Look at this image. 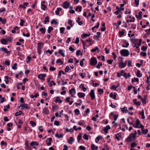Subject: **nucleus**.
<instances>
[{"mask_svg": "<svg viewBox=\"0 0 150 150\" xmlns=\"http://www.w3.org/2000/svg\"><path fill=\"white\" fill-rule=\"evenodd\" d=\"M120 59V61L119 62V67L121 68H123L125 67L127 64V61H126L125 63L123 62L122 57H119Z\"/></svg>", "mask_w": 150, "mask_h": 150, "instance_id": "nucleus-1", "label": "nucleus"}, {"mask_svg": "<svg viewBox=\"0 0 150 150\" xmlns=\"http://www.w3.org/2000/svg\"><path fill=\"white\" fill-rule=\"evenodd\" d=\"M121 55L124 57H126L129 54V52L128 50L125 49L121 50L120 52Z\"/></svg>", "mask_w": 150, "mask_h": 150, "instance_id": "nucleus-2", "label": "nucleus"}, {"mask_svg": "<svg viewBox=\"0 0 150 150\" xmlns=\"http://www.w3.org/2000/svg\"><path fill=\"white\" fill-rule=\"evenodd\" d=\"M97 63V61L96 58L92 57L91 60V64L93 66H95Z\"/></svg>", "mask_w": 150, "mask_h": 150, "instance_id": "nucleus-3", "label": "nucleus"}, {"mask_svg": "<svg viewBox=\"0 0 150 150\" xmlns=\"http://www.w3.org/2000/svg\"><path fill=\"white\" fill-rule=\"evenodd\" d=\"M133 136V133H131V134L127 137L126 140V141L129 142L134 141L135 139L132 138V136Z\"/></svg>", "mask_w": 150, "mask_h": 150, "instance_id": "nucleus-4", "label": "nucleus"}, {"mask_svg": "<svg viewBox=\"0 0 150 150\" xmlns=\"http://www.w3.org/2000/svg\"><path fill=\"white\" fill-rule=\"evenodd\" d=\"M92 100H93L95 98V93L93 89L91 90L89 93Z\"/></svg>", "mask_w": 150, "mask_h": 150, "instance_id": "nucleus-5", "label": "nucleus"}, {"mask_svg": "<svg viewBox=\"0 0 150 150\" xmlns=\"http://www.w3.org/2000/svg\"><path fill=\"white\" fill-rule=\"evenodd\" d=\"M46 76V74H40L38 75V77L39 79L45 80V79H44Z\"/></svg>", "mask_w": 150, "mask_h": 150, "instance_id": "nucleus-6", "label": "nucleus"}, {"mask_svg": "<svg viewBox=\"0 0 150 150\" xmlns=\"http://www.w3.org/2000/svg\"><path fill=\"white\" fill-rule=\"evenodd\" d=\"M70 3L69 2L66 1L64 3L63 7L64 8H69V6Z\"/></svg>", "mask_w": 150, "mask_h": 150, "instance_id": "nucleus-7", "label": "nucleus"}, {"mask_svg": "<svg viewBox=\"0 0 150 150\" xmlns=\"http://www.w3.org/2000/svg\"><path fill=\"white\" fill-rule=\"evenodd\" d=\"M44 43L42 42H40L38 43V49L39 50H41L42 47V46L44 45Z\"/></svg>", "mask_w": 150, "mask_h": 150, "instance_id": "nucleus-8", "label": "nucleus"}, {"mask_svg": "<svg viewBox=\"0 0 150 150\" xmlns=\"http://www.w3.org/2000/svg\"><path fill=\"white\" fill-rule=\"evenodd\" d=\"M130 41L133 43L135 44V43H137L138 41V39L136 38H131Z\"/></svg>", "mask_w": 150, "mask_h": 150, "instance_id": "nucleus-9", "label": "nucleus"}, {"mask_svg": "<svg viewBox=\"0 0 150 150\" xmlns=\"http://www.w3.org/2000/svg\"><path fill=\"white\" fill-rule=\"evenodd\" d=\"M137 100L136 99H134L133 100V102L136 105L138 106H140L141 104V102L140 101H137Z\"/></svg>", "mask_w": 150, "mask_h": 150, "instance_id": "nucleus-10", "label": "nucleus"}, {"mask_svg": "<svg viewBox=\"0 0 150 150\" xmlns=\"http://www.w3.org/2000/svg\"><path fill=\"white\" fill-rule=\"evenodd\" d=\"M42 112L46 115H48L49 113V110L48 108L45 107L43 110Z\"/></svg>", "mask_w": 150, "mask_h": 150, "instance_id": "nucleus-11", "label": "nucleus"}, {"mask_svg": "<svg viewBox=\"0 0 150 150\" xmlns=\"http://www.w3.org/2000/svg\"><path fill=\"white\" fill-rule=\"evenodd\" d=\"M28 4V3L24 2L23 3V5L20 4L19 5V7H22L23 8H26L25 6H27Z\"/></svg>", "mask_w": 150, "mask_h": 150, "instance_id": "nucleus-12", "label": "nucleus"}, {"mask_svg": "<svg viewBox=\"0 0 150 150\" xmlns=\"http://www.w3.org/2000/svg\"><path fill=\"white\" fill-rule=\"evenodd\" d=\"M1 42L3 45H6L7 44V40L5 39L2 38L1 40Z\"/></svg>", "mask_w": 150, "mask_h": 150, "instance_id": "nucleus-13", "label": "nucleus"}, {"mask_svg": "<svg viewBox=\"0 0 150 150\" xmlns=\"http://www.w3.org/2000/svg\"><path fill=\"white\" fill-rule=\"evenodd\" d=\"M91 149L92 150H97L98 149V146H95L94 144H92L91 146Z\"/></svg>", "mask_w": 150, "mask_h": 150, "instance_id": "nucleus-14", "label": "nucleus"}, {"mask_svg": "<svg viewBox=\"0 0 150 150\" xmlns=\"http://www.w3.org/2000/svg\"><path fill=\"white\" fill-rule=\"evenodd\" d=\"M114 84L115 85H113V90H116L117 88L119 86L120 84L119 83H117L116 82Z\"/></svg>", "mask_w": 150, "mask_h": 150, "instance_id": "nucleus-15", "label": "nucleus"}, {"mask_svg": "<svg viewBox=\"0 0 150 150\" xmlns=\"http://www.w3.org/2000/svg\"><path fill=\"white\" fill-rule=\"evenodd\" d=\"M68 143L69 144H72L73 142L74 141V139L72 137H70L69 138V139H68Z\"/></svg>", "mask_w": 150, "mask_h": 150, "instance_id": "nucleus-16", "label": "nucleus"}, {"mask_svg": "<svg viewBox=\"0 0 150 150\" xmlns=\"http://www.w3.org/2000/svg\"><path fill=\"white\" fill-rule=\"evenodd\" d=\"M79 98H83L84 97L85 94L84 93L82 92H79L77 94Z\"/></svg>", "mask_w": 150, "mask_h": 150, "instance_id": "nucleus-17", "label": "nucleus"}, {"mask_svg": "<svg viewBox=\"0 0 150 150\" xmlns=\"http://www.w3.org/2000/svg\"><path fill=\"white\" fill-rule=\"evenodd\" d=\"M103 138L102 137L101 135H98L96 139L95 142L96 143H98L99 140L102 139Z\"/></svg>", "mask_w": 150, "mask_h": 150, "instance_id": "nucleus-18", "label": "nucleus"}, {"mask_svg": "<svg viewBox=\"0 0 150 150\" xmlns=\"http://www.w3.org/2000/svg\"><path fill=\"white\" fill-rule=\"evenodd\" d=\"M110 129V127L109 125L107 126L106 127H104V130L105 133H108V130Z\"/></svg>", "mask_w": 150, "mask_h": 150, "instance_id": "nucleus-19", "label": "nucleus"}, {"mask_svg": "<svg viewBox=\"0 0 150 150\" xmlns=\"http://www.w3.org/2000/svg\"><path fill=\"white\" fill-rule=\"evenodd\" d=\"M82 135V134L81 133H80L79 134L78 136L77 139L78 142H79L81 140Z\"/></svg>", "mask_w": 150, "mask_h": 150, "instance_id": "nucleus-20", "label": "nucleus"}, {"mask_svg": "<svg viewBox=\"0 0 150 150\" xmlns=\"http://www.w3.org/2000/svg\"><path fill=\"white\" fill-rule=\"evenodd\" d=\"M58 53L60 54L62 57H65V54L64 53L63 50H59Z\"/></svg>", "mask_w": 150, "mask_h": 150, "instance_id": "nucleus-21", "label": "nucleus"}, {"mask_svg": "<svg viewBox=\"0 0 150 150\" xmlns=\"http://www.w3.org/2000/svg\"><path fill=\"white\" fill-rule=\"evenodd\" d=\"M123 76L125 77V79H127L129 77H130L131 75H130L129 73L128 74H127L126 73H124L123 74Z\"/></svg>", "mask_w": 150, "mask_h": 150, "instance_id": "nucleus-22", "label": "nucleus"}, {"mask_svg": "<svg viewBox=\"0 0 150 150\" xmlns=\"http://www.w3.org/2000/svg\"><path fill=\"white\" fill-rule=\"evenodd\" d=\"M55 102L56 103H57V102H58L59 103H62V100L60 99V98L59 96H57L56 97V98L55 100Z\"/></svg>", "mask_w": 150, "mask_h": 150, "instance_id": "nucleus-23", "label": "nucleus"}, {"mask_svg": "<svg viewBox=\"0 0 150 150\" xmlns=\"http://www.w3.org/2000/svg\"><path fill=\"white\" fill-rule=\"evenodd\" d=\"M121 110L124 113L125 112V113H127L128 112V110L127 109V108L126 107H124L123 108H121Z\"/></svg>", "mask_w": 150, "mask_h": 150, "instance_id": "nucleus-24", "label": "nucleus"}, {"mask_svg": "<svg viewBox=\"0 0 150 150\" xmlns=\"http://www.w3.org/2000/svg\"><path fill=\"white\" fill-rule=\"evenodd\" d=\"M40 31L41 32L42 34H44L45 32L46 29L45 28H42L40 29Z\"/></svg>", "mask_w": 150, "mask_h": 150, "instance_id": "nucleus-25", "label": "nucleus"}, {"mask_svg": "<svg viewBox=\"0 0 150 150\" xmlns=\"http://www.w3.org/2000/svg\"><path fill=\"white\" fill-rule=\"evenodd\" d=\"M55 136L56 137H57L58 138H60L64 136V134H62L59 135L58 133H57L55 134Z\"/></svg>", "mask_w": 150, "mask_h": 150, "instance_id": "nucleus-26", "label": "nucleus"}, {"mask_svg": "<svg viewBox=\"0 0 150 150\" xmlns=\"http://www.w3.org/2000/svg\"><path fill=\"white\" fill-rule=\"evenodd\" d=\"M140 71L139 70H138L137 72L136 75L138 77H142V74L140 73Z\"/></svg>", "mask_w": 150, "mask_h": 150, "instance_id": "nucleus-27", "label": "nucleus"}, {"mask_svg": "<svg viewBox=\"0 0 150 150\" xmlns=\"http://www.w3.org/2000/svg\"><path fill=\"white\" fill-rule=\"evenodd\" d=\"M91 35L90 33L89 34H85L83 33L82 34V38H86L87 37Z\"/></svg>", "mask_w": 150, "mask_h": 150, "instance_id": "nucleus-28", "label": "nucleus"}, {"mask_svg": "<svg viewBox=\"0 0 150 150\" xmlns=\"http://www.w3.org/2000/svg\"><path fill=\"white\" fill-rule=\"evenodd\" d=\"M69 92L71 94H72L73 93H76L75 90L74 88H72L71 89L69 90Z\"/></svg>", "mask_w": 150, "mask_h": 150, "instance_id": "nucleus-29", "label": "nucleus"}, {"mask_svg": "<svg viewBox=\"0 0 150 150\" xmlns=\"http://www.w3.org/2000/svg\"><path fill=\"white\" fill-rule=\"evenodd\" d=\"M45 20H45L43 21V23L45 24H46L47 22H49V16H47L45 18Z\"/></svg>", "mask_w": 150, "mask_h": 150, "instance_id": "nucleus-30", "label": "nucleus"}, {"mask_svg": "<svg viewBox=\"0 0 150 150\" xmlns=\"http://www.w3.org/2000/svg\"><path fill=\"white\" fill-rule=\"evenodd\" d=\"M30 123L33 127H35L36 125V123L33 121H30Z\"/></svg>", "mask_w": 150, "mask_h": 150, "instance_id": "nucleus-31", "label": "nucleus"}, {"mask_svg": "<svg viewBox=\"0 0 150 150\" xmlns=\"http://www.w3.org/2000/svg\"><path fill=\"white\" fill-rule=\"evenodd\" d=\"M142 131L143 134H146L148 132V130L147 129H144L142 130Z\"/></svg>", "mask_w": 150, "mask_h": 150, "instance_id": "nucleus-32", "label": "nucleus"}, {"mask_svg": "<svg viewBox=\"0 0 150 150\" xmlns=\"http://www.w3.org/2000/svg\"><path fill=\"white\" fill-rule=\"evenodd\" d=\"M22 113V112L20 110L18 112H16L15 113V116H16L21 115Z\"/></svg>", "mask_w": 150, "mask_h": 150, "instance_id": "nucleus-33", "label": "nucleus"}, {"mask_svg": "<svg viewBox=\"0 0 150 150\" xmlns=\"http://www.w3.org/2000/svg\"><path fill=\"white\" fill-rule=\"evenodd\" d=\"M82 6H77L76 9H75V11H78V9H79V12H80L82 10Z\"/></svg>", "mask_w": 150, "mask_h": 150, "instance_id": "nucleus-34", "label": "nucleus"}, {"mask_svg": "<svg viewBox=\"0 0 150 150\" xmlns=\"http://www.w3.org/2000/svg\"><path fill=\"white\" fill-rule=\"evenodd\" d=\"M120 133H119L115 135V138L118 140H120Z\"/></svg>", "mask_w": 150, "mask_h": 150, "instance_id": "nucleus-35", "label": "nucleus"}, {"mask_svg": "<svg viewBox=\"0 0 150 150\" xmlns=\"http://www.w3.org/2000/svg\"><path fill=\"white\" fill-rule=\"evenodd\" d=\"M65 29L64 28L62 27L60 28V31L61 34H63L64 33V31Z\"/></svg>", "mask_w": 150, "mask_h": 150, "instance_id": "nucleus-36", "label": "nucleus"}, {"mask_svg": "<svg viewBox=\"0 0 150 150\" xmlns=\"http://www.w3.org/2000/svg\"><path fill=\"white\" fill-rule=\"evenodd\" d=\"M6 39L7 40V42L8 41L10 42H12L13 40L12 38L9 37L7 38Z\"/></svg>", "mask_w": 150, "mask_h": 150, "instance_id": "nucleus-37", "label": "nucleus"}, {"mask_svg": "<svg viewBox=\"0 0 150 150\" xmlns=\"http://www.w3.org/2000/svg\"><path fill=\"white\" fill-rule=\"evenodd\" d=\"M99 49V48L97 47H95L94 48H93L91 50V51L92 52H96L97 50H98Z\"/></svg>", "mask_w": 150, "mask_h": 150, "instance_id": "nucleus-38", "label": "nucleus"}, {"mask_svg": "<svg viewBox=\"0 0 150 150\" xmlns=\"http://www.w3.org/2000/svg\"><path fill=\"white\" fill-rule=\"evenodd\" d=\"M124 44L126 45L125 46V45H122V47H128L129 45V43L127 42L125 40L124 42Z\"/></svg>", "mask_w": 150, "mask_h": 150, "instance_id": "nucleus-39", "label": "nucleus"}, {"mask_svg": "<svg viewBox=\"0 0 150 150\" xmlns=\"http://www.w3.org/2000/svg\"><path fill=\"white\" fill-rule=\"evenodd\" d=\"M83 138L86 140H88V135L86 134H84L83 136Z\"/></svg>", "mask_w": 150, "mask_h": 150, "instance_id": "nucleus-40", "label": "nucleus"}, {"mask_svg": "<svg viewBox=\"0 0 150 150\" xmlns=\"http://www.w3.org/2000/svg\"><path fill=\"white\" fill-rule=\"evenodd\" d=\"M53 28L51 26H49L48 28V29L47 30V32L48 33H50L51 31L53 30Z\"/></svg>", "mask_w": 150, "mask_h": 150, "instance_id": "nucleus-41", "label": "nucleus"}, {"mask_svg": "<svg viewBox=\"0 0 150 150\" xmlns=\"http://www.w3.org/2000/svg\"><path fill=\"white\" fill-rule=\"evenodd\" d=\"M137 144H136L135 142H134L132 143L131 144V147L132 148H134L135 146H136Z\"/></svg>", "mask_w": 150, "mask_h": 150, "instance_id": "nucleus-42", "label": "nucleus"}, {"mask_svg": "<svg viewBox=\"0 0 150 150\" xmlns=\"http://www.w3.org/2000/svg\"><path fill=\"white\" fill-rule=\"evenodd\" d=\"M72 21L71 20V19H69V20L68 23L70 25V26L71 27H73V25L72 23Z\"/></svg>", "mask_w": 150, "mask_h": 150, "instance_id": "nucleus-43", "label": "nucleus"}, {"mask_svg": "<svg viewBox=\"0 0 150 150\" xmlns=\"http://www.w3.org/2000/svg\"><path fill=\"white\" fill-rule=\"evenodd\" d=\"M41 9L45 11L47 8V6L45 4L41 5Z\"/></svg>", "mask_w": 150, "mask_h": 150, "instance_id": "nucleus-44", "label": "nucleus"}, {"mask_svg": "<svg viewBox=\"0 0 150 150\" xmlns=\"http://www.w3.org/2000/svg\"><path fill=\"white\" fill-rule=\"evenodd\" d=\"M75 113L76 115H79L80 114V111L79 109H76L74 110Z\"/></svg>", "mask_w": 150, "mask_h": 150, "instance_id": "nucleus-45", "label": "nucleus"}, {"mask_svg": "<svg viewBox=\"0 0 150 150\" xmlns=\"http://www.w3.org/2000/svg\"><path fill=\"white\" fill-rule=\"evenodd\" d=\"M142 11H139L138 13L139 18V19H141L142 18Z\"/></svg>", "mask_w": 150, "mask_h": 150, "instance_id": "nucleus-46", "label": "nucleus"}, {"mask_svg": "<svg viewBox=\"0 0 150 150\" xmlns=\"http://www.w3.org/2000/svg\"><path fill=\"white\" fill-rule=\"evenodd\" d=\"M135 123L136 125L137 126H139V125L140 124V122L139 119H137L136 120Z\"/></svg>", "mask_w": 150, "mask_h": 150, "instance_id": "nucleus-47", "label": "nucleus"}, {"mask_svg": "<svg viewBox=\"0 0 150 150\" xmlns=\"http://www.w3.org/2000/svg\"><path fill=\"white\" fill-rule=\"evenodd\" d=\"M49 86L50 87H51L52 86V85H53L54 86L55 85L56 83L53 81H51V82L49 83Z\"/></svg>", "mask_w": 150, "mask_h": 150, "instance_id": "nucleus-48", "label": "nucleus"}, {"mask_svg": "<svg viewBox=\"0 0 150 150\" xmlns=\"http://www.w3.org/2000/svg\"><path fill=\"white\" fill-rule=\"evenodd\" d=\"M0 50H2V51H4L5 53H6L7 50V49L4 47L1 48H0Z\"/></svg>", "mask_w": 150, "mask_h": 150, "instance_id": "nucleus-49", "label": "nucleus"}, {"mask_svg": "<svg viewBox=\"0 0 150 150\" xmlns=\"http://www.w3.org/2000/svg\"><path fill=\"white\" fill-rule=\"evenodd\" d=\"M125 30L124 29H122V30L120 32V36L123 35L125 33Z\"/></svg>", "mask_w": 150, "mask_h": 150, "instance_id": "nucleus-50", "label": "nucleus"}, {"mask_svg": "<svg viewBox=\"0 0 150 150\" xmlns=\"http://www.w3.org/2000/svg\"><path fill=\"white\" fill-rule=\"evenodd\" d=\"M25 21L22 19H21V22L20 23V25L21 26H23L24 23H25Z\"/></svg>", "mask_w": 150, "mask_h": 150, "instance_id": "nucleus-51", "label": "nucleus"}, {"mask_svg": "<svg viewBox=\"0 0 150 150\" xmlns=\"http://www.w3.org/2000/svg\"><path fill=\"white\" fill-rule=\"evenodd\" d=\"M51 23L52 24L54 23V24H57L58 23L57 21L55 20L54 19H52L51 22Z\"/></svg>", "mask_w": 150, "mask_h": 150, "instance_id": "nucleus-52", "label": "nucleus"}, {"mask_svg": "<svg viewBox=\"0 0 150 150\" xmlns=\"http://www.w3.org/2000/svg\"><path fill=\"white\" fill-rule=\"evenodd\" d=\"M102 65V63L101 62H99L97 65L96 66V67L98 69H100V67Z\"/></svg>", "mask_w": 150, "mask_h": 150, "instance_id": "nucleus-53", "label": "nucleus"}, {"mask_svg": "<svg viewBox=\"0 0 150 150\" xmlns=\"http://www.w3.org/2000/svg\"><path fill=\"white\" fill-rule=\"evenodd\" d=\"M137 134V132L136 131H135L134 132V133H133V136H132V138L134 139H135L136 138V135Z\"/></svg>", "mask_w": 150, "mask_h": 150, "instance_id": "nucleus-54", "label": "nucleus"}, {"mask_svg": "<svg viewBox=\"0 0 150 150\" xmlns=\"http://www.w3.org/2000/svg\"><path fill=\"white\" fill-rule=\"evenodd\" d=\"M79 74L82 78H84L86 76L85 73H80Z\"/></svg>", "mask_w": 150, "mask_h": 150, "instance_id": "nucleus-55", "label": "nucleus"}, {"mask_svg": "<svg viewBox=\"0 0 150 150\" xmlns=\"http://www.w3.org/2000/svg\"><path fill=\"white\" fill-rule=\"evenodd\" d=\"M66 131L67 132H74V130L73 129L71 128L69 129L68 128H67L66 129Z\"/></svg>", "mask_w": 150, "mask_h": 150, "instance_id": "nucleus-56", "label": "nucleus"}, {"mask_svg": "<svg viewBox=\"0 0 150 150\" xmlns=\"http://www.w3.org/2000/svg\"><path fill=\"white\" fill-rule=\"evenodd\" d=\"M5 82L6 83L8 84V76H6L5 77Z\"/></svg>", "mask_w": 150, "mask_h": 150, "instance_id": "nucleus-57", "label": "nucleus"}, {"mask_svg": "<svg viewBox=\"0 0 150 150\" xmlns=\"http://www.w3.org/2000/svg\"><path fill=\"white\" fill-rule=\"evenodd\" d=\"M98 92L100 94H101L103 93V89H100L98 90Z\"/></svg>", "mask_w": 150, "mask_h": 150, "instance_id": "nucleus-58", "label": "nucleus"}, {"mask_svg": "<svg viewBox=\"0 0 150 150\" xmlns=\"http://www.w3.org/2000/svg\"><path fill=\"white\" fill-rule=\"evenodd\" d=\"M30 108L28 106V105L27 104H24V107L22 109H23L24 108H26V109H28Z\"/></svg>", "mask_w": 150, "mask_h": 150, "instance_id": "nucleus-59", "label": "nucleus"}, {"mask_svg": "<svg viewBox=\"0 0 150 150\" xmlns=\"http://www.w3.org/2000/svg\"><path fill=\"white\" fill-rule=\"evenodd\" d=\"M17 64L16 63H15L13 64V66L12 67V68L13 69H14V70L16 69H17Z\"/></svg>", "mask_w": 150, "mask_h": 150, "instance_id": "nucleus-60", "label": "nucleus"}, {"mask_svg": "<svg viewBox=\"0 0 150 150\" xmlns=\"http://www.w3.org/2000/svg\"><path fill=\"white\" fill-rule=\"evenodd\" d=\"M147 48V46H143L141 48V50L142 51H146Z\"/></svg>", "mask_w": 150, "mask_h": 150, "instance_id": "nucleus-61", "label": "nucleus"}, {"mask_svg": "<svg viewBox=\"0 0 150 150\" xmlns=\"http://www.w3.org/2000/svg\"><path fill=\"white\" fill-rule=\"evenodd\" d=\"M6 108H4V111L6 112L8 110V109H9L10 108V106L9 105H7V106H6Z\"/></svg>", "mask_w": 150, "mask_h": 150, "instance_id": "nucleus-62", "label": "nucleus"}, {"mask_svg": "<svg viewBox=\"0 0 150 150\" xmlns=\"http://www.w3.org/2000/svg\"><path fill=\"white\" fill-rule=\"evenodd\" d=\"M54 124L55 125L58 126L60 124V122L56 120L54 122Z\"/></svg>", "mask_w": 150, "mask_h": 150, "instance_id": "nucleus-63", "label": "nucleus"}, {"mask_svg": "<svg viewBox=\"0 0 150 150\" xmlns=\"http://www.w3.org/2000/svg\"><path fill=\"white\" fill-rule=\"evenodd\" d=\"M70 69V68L68 66H67L66 67L65 69V71L66 72H68L69 71Z\"/></svg>", "mask_w": 150, "mask_h": 150, "instance_id": "nucleus-64", "label": "nucleus"}]
</instances>
